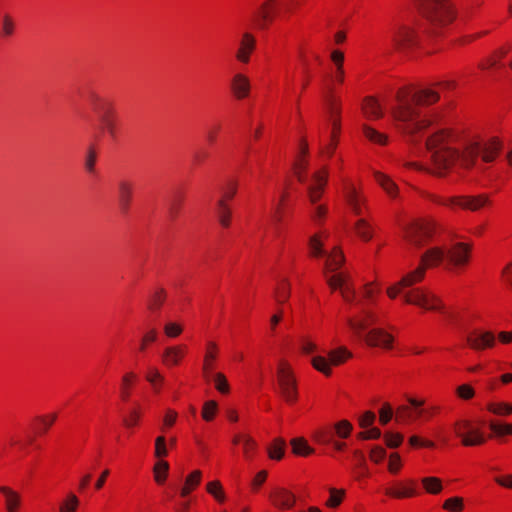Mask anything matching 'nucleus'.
<instances>
[{"mask_svg": "<svg viewBox=\"0 0 512 512\" xmlns=\"http://www.w3.org/2000/svg\"><path fill=\"white\" fill-rule=\"evenodd\" d=\"M14 32V22L10 15L5 14L3 16V23H2V34L4 36H10Z\"/></svg>", "mask_w": 512, "mask_h": 512, "instance_id": "774afa93", "label": "nucleus"}, {"mask_svg": "<svg viewBox=\"0 0 512 512\" xmlns=\"http://www.w3.org/2000/svg\"><path fill=\"white\" fill-rule=\"evenodd\" d=\"M146 380L152 384L155 391L158 392L160 384L164 381V377L156 368H150L146 374Z\"/></svg>", "mask_w": 512, "mask_h": 512, "instance_id": "37998d69", "label": "nucleus"}, {"mask_svg": "<svg viewBox=\"0 0 512 512\" xmlns=\"http://www.w3.org/2000/svg\"><path fill=\"white\" fill-rule=\"evenodd\" d=\"M79 505L76 495L70 493L67 499L60 505V512H75Z\"/></svg>", "mask_w": 512, "mask_h": 512, "instance_id": "a18cd8bd", "label": "nucleus"}, {"mask_svg": "<svg viewBox=\"0 0 512 512\" xmlns=\"http://www.w3.org/2000/svg\"><path fill=\"white\" fill-rule=\"evenodd\" d=\"M201 471L195 470L187 476L185 484L181 489V495L187 496L201 481Z\"/></svg>", "mask_w": 512, "mask_h": 512, "instance_id": "72a5a7b5", "label": "nucleus"}, {"mask_svg": "<svg viewBox=\"0 0 512 512\" xmlns=\"http://www.w3.org/2000/svg\"><path fill=\"white\" fill-rule=\"evenodd\" d=\"M446 257V251L440 247H433L428 249L421 256V263L419 266H424V273L428 267H433L441 263Z\"/></svg>", "mask_w": 512, "mask_h": 512, "instance_id": "aec40b11", "label": "nucleus"}, {"mask_svg": "<svg viewBox=\"0 0 512 512\" xmlns=\"http://www.w3.org/2000/svg\"><path fill=\"white\" fill-rule=\"evenodd\" d=\"M274 0H267L264 2L259 11L260 23L259 26L264 28L266 26V22L272 19L270 8L274 5Z\"/></svg>", "mask_w": 512, "mask_h": 512, "instance_id": "ea45409f", "label": "nucleus"}, {"mask_svg": "<svg viewBox=\"0 0 512 512\" xmlns=\"http://www.w3.org/2000/svg\"><path fill=\"white\" fill-rule=\"evenodd\" d=\"M470 248L463 243L454 244L448 251L446 257L449 263L456 267L465 265L469 260Z\"/></svg>", "mask_w": 512, "mask_h": 512, "instance_id": "f3484780", "label": "nucleus"}, {"mask_svg": "<svg viewBox=\"0 0 512 512\" xmlns=\"http://www.w3.org/2000/svg\"><path fill=\"white\" fill-rule=\"evenodd\" d=\"M456 393L463 400H469L475 395L474 389L468 384H463L457 387Z\"/></svg>", "mask_w": 512, "mask_h": 512, "instance_id": "69168bd1", "label": "nucleus"}, {"mask_svg": "<svg viewBox=\"0 0 512 512\" xmlns=\"http://www.w3.org/2000/svg\"><path fill=\"white\" fill-rule=\"evenodd\" d=\"M374 177L377 183L389 196L396 197L398 187L387 175L381 172H375Z\"/></svg>", "mask_w": 512, "mask_h": 512, "instance_id": "c85d7f7f", "label": "nucleus"}, {"mask_svg": "<svg viewBox=\"0 0 512 512\" xmlns=\"http://www.w3.org/2000/svg\"><path fill=\"white\" fill-rule=\"evenodd\" d=\"M289 295V283L286 279H284L276 290V299L279 303H283L289 298Z\"/></svg>", "mask_w": 512, "mask_h": 512, "instance_id": "3c124183", "label": "nucleus"}, {"mask_svg": "<svg viewBox=\"0 0 512 512\" xmlns=\"http://www.w3.org/2000/svg\"><path fill=\"white\" fill-rule=\"evenodd\" d=\"M350 357L351 353L346 348L340 347L338 349L331 350L328 353V358L324 356H314L311 359V364L317 371L329 376L331 374L330 365H340Z\"/></svg>", "mask_w": 512, "mask_h": 512, "instance_id": "9b49d317", "label": "nucleus"}, {"mask_svg": "<svg viewBox=\"0 0 512 512\" xmlns=\"http://www.w3.org/2000/svg\"><path fill=\"white\" fill-rule=\"evenodd\" d=\"M183 331V328L180 324L175 322H168L164 326V333L166 336L170 338H175L179 336Z\"/></svg>", "mask_w": 512, "mask_h": 512, "instance_id": "bf43d9fd", "label": "nucleus"}, {"mask_svg": "<svg viewBox=\"0 0 512 512\" xmlns=\"http://www.w3.org/2000/svg\"><path fill=\"white\" fill-rule=\"evenodd\" d=\"M185 354L184 346H171L165 348L162 355L163 363L168 366L177 365Z\"/></svg>", "mask_w": 512, "mask_h": 512, "instance_id": "b1692460", "label": "nucleus"}, {"mask_svg": "<svg viewBox=\"0 0 512 512\" xmlns=\"http://www.w3.org/2000/svg\"><path fill=\"white\" fill-rule=\"evenodd\" d=\"M0 492L5 497V504L7 512H17L18 507L20 506L21 498L20 495L7 486H1Z\"/></svg>", "mask_w": 512, "mask_h": 512, "instance_id": "a878e982", "label": "nucleus"}, {"mask_svg": "<svg viewBox=\"0 0 512 512\" xmlns=\"http://www.w3.org/2000/svg\"><path fill=\"white\" fill-rule=\"evenodd\" d=\"M96 151L93 147H89L85 157V169L88 173L95 172V163H96Z\"/></svg>", "mask_w": 512, "mask_h": 512, "instance_id": "4d7b16f0", "label": "nucleus"}, {"mask_svg": "<svg viewBox=\"0 0 512 512\" xmlns=\"http://www.w3.org/2000/svg\"><path fill=\"white\" fill-rule=\"evenodd\" d=\"M329 491H330V498L328 499L326 504L330 507H337L342 501V497L344 495V490L338 491L335 488H330Z\"/></svg>", "mask_w": 512, "mask_h": 512, "instance_id": "680f3d73", "label": "nucleus"}, {"mask_svg": "<svg viewBox=\"0 0 512 512\" xmlns=\"http://www.w3.org/2000/svg\"><path fill=\"white\" fill-rule=\"evenodd\" d=\"M133 184L126 180L118 182V196L120 207L123 211H127L132 199Z\"/></svg>", "mask_w": 512, "mask_h": 512, "instance_id": "393cba45", "label": "nucleus"}, {"mask_svg": "<svg viewBox=\"0 0 512 512\" xmlns=\"http://www.w3.org/2000/svg\"><path fill=\"white\" fill-rule=\"evenodd\" d=\"M392 407L385 403L379 411V420L381 424L386 425L392 419Z\"/></svg>", "mask_w": 512, "mask_h": 512, "instance_id": "338daca9", "label": "nucleus"}, {"mask_svg": "<svg viewBox=\"0 0 512 512\" xmlns=\"http://www.w3.org/2000/svg\"><path fill=\"white\" fill-rule=\"evenodd\" d=\"M155 456L157 458H163L168 455V450L166 447V439L163 436H158L155 440Z\"/></svg>", "mask_w": 512, "mask_h": 512, "instance_id": "6e6d98bb", "label": "nucleus"}, {"mask_svg": "<svg viewBox=\"0 0 512 512\" xmlns=\"http://www.w3.org/2000/svg\"><path fill=\"white\" fill-rule=\"evenodd\" d=\"M435 224L431 220H419L405 228L404 238L408 244L419 249L432 237Z\"/></svg>", "mask_w": 512, "mask_h": 512, "instance_id": "0eeeda50", "label": "nucleus"}, {"mask_svg": "<svg viewBox=\"0 0 512 512\" xmlns=\"http://www.w3.org/2000/svg\"><path fill=\"white\" fill-rule=\"evenodd\" d=\"M308 168V162L304 158H299L294 164V172L299 182L306 183V171Z\"/></svg>", "mask_w": 512, "mask_h": 512, "instance_id": "79ce46f5", "label": "nucleus"}, {"mask_svg": "<svg viewBox=\"0 0 512 512\" xmlns=\"http://www.w3.org/2000/svg\"><path fill=\"white\" fill-rule=\"evenodd\" d=\"M325 101H326L327 109L331 116V119L339 120L340 102L332 95L331 92L325 96Z\"/></svg>", "mask_w": 512, "mask_h": 512, "instance_id": "e433bc0d", "label": "nucleus"}, {"mask_svg": "<svg viewBox=\"0 0 512 512\" xmlns=\"http://www.w3.org/2000/svg\"><path fill=\"white\" fill-rule=\"evenodd\" d=\"M488 409L496 415H507L512 413V405L507 403L490 404Z\"/></svg>", "mask_w": 512, "mask_h": 512, "instance_id": "5fc2aeb1", "label": "nucleus"}, {"mask_svg": "<svg viewBox=\"0 0 512 512\" xmlns=\"http://www.w3.org/2000/svg\"><path fill=\"white\" fill-rule=\"evenodd\" d=\"M423 15L434 25L450 23L455 13L449 0H416Z\"/></svg>", "mask_w": 512, "mask_h": 512, "instance_id": "39448f33", "label": "nucleus"}, {"mask_svg": "<svg viewBox=\"0 0 512 512\" xmlns=\"http://www.w3.org/2000/svg\"><path fill=\"white\" fill-rule=\"evenodd\" d=\"M325 101H326L327 109L331 116V119L339 120L340 102L332 95L331 92L325 96Z\"/></svg>", "mask_w": 512, "mask_h": 512, "instance_id": "c9c22d12", "label": "nucleus"}, {"mask_svg": "<svg viewBox=\"0 0 512 512\" xmlns=\"http://www.w3.org/2000/svg\"><path fill=\"white\" fill-rule=\"evenodd\" d=\"M334 428L336 435L341 438H347L353 429L352 424L347 420L336 423Z\"/></svg>", "mask_w": 512, "mask_h": 512, "instance_id": "49530a36", "label": "nucleus"}, {"mask_svg": "<svg viewBox=\"0 0 512 512\" xmlns=\"http://www.w3.org/2000/svg\"><path fill=\"white\" fill-rule=\"evenodd\" d=\"M365 116L369 119H378L382 117V109L373 97H367L362 105Z\"/></svg>", "mask_w": 512, "mask_h": 512, "instance_id": "bb28decb", "label": "nucleus"}, {"mask_svg": "<svg viewBox=\"0 0 512 512\" xmlns=\"http://www.w3.org/2000/svg\"><path fill=\"white\" fill-rule=\"evenodd\" d=\"M355 230L358 236L365 241H369L372 238L370 227L364 219H360L356 222Z\"/></svg>", "mask_w": 512, "mask_h": 512, "instance_id": "c03bdc74", "label": "nucleus"}, {"mask_svg": "<svg viewBox=\"0 0 512 512\" xmlns=\"http://www.w3.org/2000/svg\"><path fill=\"white\" fill-rule=\"evenodd\" d=\"M386 494L395 498L410 497L415 494L413 488H388Z\"/></svg>", "mask_w": 512, "mask_h": 512, "instance_id": "8fccbe9b", "label": "nucleus"}, {"mask_svg": "<svg viewBox=\"0 0 512 512\" xmlns=\"http://www.w3.org/2000/svg\"><path fill=\"white\" fill-rule=\"evenodd\" d=\"M489 427L498 436L512 434V424H500L497 422H490Z\"/></svg>", "mask_w": 512, "mask_h": 512, "instance_id": "864d4df0", "label": "nucleus"}, {"mask_svg": "<svg viewBox=\"0 0 512 512\" xmlns=\"http://www.w3.org/2000/svg\"><path fill=\"white\" fill-rule=\"evenodd\" d=\"M292 446L293 453L300 456H307L314 452V449L311 448L307 441L304 438H294L290 442Z\"/></svg>", "mask_w": 512, "mask_h": 512, "instance_id": "7c9ffc66", "label": "nucleus"}, {"mask_svg": "<svg viewBox=\"0 0 512 512\" xmlns=\"http://www.w3.org/2000/svg\"><path fill=\"white\" fill-rule=\"evenodd\" d=\"M278 383L282 396L288 403H293L297 399L296 381L292 375L290 366L286 362H281L277 370Z\"/></svg>", "mask_w": 512, "mask_h": 512, "instance_id": "f8f14e48", "label": "nucleus"}, {"mask_svg": "<svg viewBox=\"0 0 512 512\" xmlns=\"http://www.w3.org/2000/svg\"><path fill=\"white\" fill-rule=\"evenodd\" d=\"M431 167L426 170L437 176H444L454 164L465 169H485L493 162L502 148L496 138L481 139L448 129H439L426 141Z\"/></svg>", "mask_w": 512, "mask_h": 512, "instance_id": "f257e3e1", "label": "nucleus"}, {"mask_svg": "<svg viewBox=\"0 0 512 512\" xmlns=\"http://www.w3.org/2000/svg\"><path fill=\"white\" fill-rule=\"evenodd\" d=\"M468 345L475 350H482L487 347H492L495 344V337L492 332H478L473 331L467 336Z\"/></svg>", "mask_w": 512, "mask_h": 512, "instance_id": "dca6fc26", "label": "nucleus"}, {"mask_svg": "<svg viewBox=\"0 0 512 512\" xmlns=\"http://www.w3.org/2000/svg\"><path fill=\"white\" fill-rule=\"evenodd\" d=\"M424 279V266H417L404 275L395 285L387 289V294L394 299L402 294L405 303L420 306L426 310L441 311L443 305L439 298L424 288H412Z\"/></svg>", "mask_w": 512, "mask_h": 512, "instance_id": "7ed1b4c3", "label": "nucleus"}, {"mask_svg": "<svg viewBox=\"0 0 512 512\" xmlns=\"http://www.w3.org/2000/svg\"><path fill=\"white\" fill-rule=\"evenodd\" d=\"M314 439L321 444H329L333 440V433L329 430H317L314 433Z\"/></svg>", "mask_w": 512, "mask_h": 512, "instance_id": "052dcab7", "label": "nucleus"}, {"mask_svg": "<svg viewBox=\"0 0 512 512\" xmlns=\"http://www.w3.org/2000/svg\"><path fill=\"white\" fill-rule=\"evenodd\" d=\"M270 498L275 506L283 509H289L295 503L294 495L284 488H277Z\"/></svg>", "mask_w": 512, "mask_h": 512, "instance_id": "4be33fe9", "label": "nucleus"}, {"mask_svg": "<svg viewBox=\"0 0 512 512\" xmlns=\"http://www.w3.org/2000/svg\"><path fill=\"white\" fill-rule=\"evenodd\" d=\"M374 177L377 183L389 196L396 197L398 187L387 175L381 172H375Z\"/></svg>", "mask_w": 512, "mask_h": 512, "instance_id": "cd10ccee", "label": "nucleus"}, {"mask_svg": "<svg viewBox=\"0 0 512 512\" xmlns=\"http://www.w3.org/2000/svg\"><path fill=\"white\" fill-rule=\"evenodd\" d=\"M135 378H136V375L132 372L127 373L123 376L121 396L124 400H127L129 398V395H130L129 387Z\"/></svg>", "mask_w": 512, "mask_h": 512, "instance_id": "13d9d810", "label": "nucleus"}, {"mask_svg": "<svg viewBox=\"0 0 512 512\" xmlns=\"http://www.w3.org/2000/svg\"><path fill=\"white\" fill-rule=\"evenodd\" d=\"M308 244L311 256L326 257L325 268L327 270L334 271L342 265L344 261V256L342 252L339 250V248L335 247L331 253H328L323 248V242L321 241L319 235H313L309 239Z\"/></svg>", "mask_w": 512, "mask_h": 512, "instance_id": "9d476101", "label": "nucleus"}, {"mask_svg": "<svg viewBox=\"0 0 512 512\" xmlns=\"http://www.w3.org/2000/svg\"><path fill=\"white\" fill-rule=\"evenodd\" d=\"M455 433L462 439V444L465 446L480 445L485 442L483 434L474 428L470 421L461 420L455 423Z\"/></svg>", "mask_w": 512, "mask_h": 512, "instance_id": "2eb2a0df", "label": "nucleus"}, {"mask_svg": "<svg viewBox=\"0 0 512 512\" xmlns=\"http://www.w3.org/2000/svg\"><path fill=\"white\" fill-rule=\"evenodd\" d=\"M231 89L237 99L247 97L250 92L249 79L241 73L235 74L231 81Z\"/></svg>", "mask_w": 512, "mask_h": 512, "instance_id": "412c9836", "label": "nucleus"}, {"mask_svg": "<svg viewBox=\"0 0 512 512\" xmlns=\"http://www.w3.org/2000/svg\"><path fill=\"white\" fill-rule=\"evenodd\" d=\"M214 382H215V387L219 392L227 393L229 391L228 381L222 373H216L214 375Z\"/></svg>", "mask_w": 512, "mask_h": 512, "instance_id": "e2e57ef3", "label": "nucleus"}, {"mask_svg": "<svg viewBox=\"0 0 512 512\" xmlns=\"http://www.w3.org/2000/svg\"><path fill=\"white\" fill-rule=\"evenodd\" d=\"M237 192V182L234 180L227 181L221 187L222 197L216 203V213L220 224L228 227L230 223L231 210L226 201L232 199Z\"/></svg>", "mask_w": 512, "mask_h": 512, "instance_id": "ddd939ff", "label": "nucleus"}, {"mask_svg": "<svg viewBox=\"0 0 512 512\" xmlns=\"http://www.w3.org/2000/svg\"><path fill=\"white\" fill-rule=\"evenodd\" d=\"M385 443L389 448H397L401 445L403 441V435L400 433H385L384 435Z\"/></svg>", "mask_w": 512, "mask_h": 512, "instance_id": "603ef678", "label": "nucleus"}, {"mask_svg": "<svg viewBox=\"0 0 512 512\" xmlns=\"http://www.w3.org/2000/svg\"><path fill=\"white\" fill-rule=\"evenodd\" d=\"M397 106L392 114L403 133L414 137L415 134L430 125L428 120H420V106L430 105L438 101L439 95L431 89L419 91L401 90L397 93Z\"/></svg>", "mask_w": 512, "mask_h": 512, "instance_id": "f03ea898", "label": "nucleus"}, {"mask_svg": "<svg viewBox=\"0 0 512 512\" xmlns=\"http://www.w3.org/2000/svg\"><path fill=\"white\" fill-rule=\"evenodd\" d=\"M345 198L352 209V211L356 215L362 214V205L364 204V199H362L358 192L356 191L355 187L352 184H347L345 187Z\"/></svg>", "mask_w": 512, "mask_h": 512, "instance_id": "5701e85b", "label": "nucleus"}, {"mask_svg": "<svg viewBox=\"0 0 512 512\" xmlns=\"http://www.w3.org/2000/svg\"><path fill=\"white\" fill-rule=\"evenodd\" d=\"M182 201L183 199L181 196H176L170 201L168 207V214L171 220H175L178 217L181 211Z\"/></svg>", "mask_w": 512, "mask_h": 512, "instance_id": "de8ad7c7", "label": "nucleus"}, {"mask_svg": "<svg viewBox=\"0 0 512 512\" xmlns=\"http://www.w3.org/2000/svg\"><path fill=\"white\" fill-rule=\"evenodd\" d=\"M357 313L347 320L349 327L368 346L390 349L393 337L380 328L368 329L378 322V316L363 301L356 303Z\"/></svg>", "mask_w": 512, "mask_h": 512, "instance_id": "20e7f679", "label": "nucleus"}, {"mask_svg": "<svg viewBox=\"0 0 512 512\" xmlns=\"http://www.w3.org/2000/svg\"><path fill=\"white\" fill-rule=\"evenodd\" d=\"M328 170L323 167L321 170L316 171L312 175V183L308 186V197L314 209L312 216L315 220L321 219L326 215V207L324 205H316L317 201L321 198L327 183Z\"/></svg>", "mask_w": 512, "mask_h": 512, "instance_id": "423d86ee", "label": "nucleus"}, {"mask_svg": "<svg viewBox=\"0 0 512 512\" xmlns=\"http://www.w3.org/2000/svg\"><path fill=\"white\" fill-rule=\"evenodd\" d=\"M429 199L437 204L444 206H459L470 211H477L485 205L489 204L488 196L485 194L477 196H455L444 199L437 195H429Z\"/></svg>", "mask_w": 512, "mask_h": 512, "instance_id": "6e6552de", "label": "nucleus"}, {"mask_svg": "<svg viewBox=\"0 0 512 512\" xmlns=\"http://www.w3.org/2000/svg\"><path fill=\"white\" fill-rule=\"evenodd\" d=\"M216 410H217V403L215 401H207L203 407L202 417L206 421H210L213 419Z\"/></svg>", "mask_w": 512, "mask_h": 512, "instance_id": "0e129e2a", "label": "nucleus"}, {"mask_svg": "<svg viewBox=\"0 0 512 512\" xmlns=\"http://www.w3.org/2000/svg\"><path fill=\"white\" fill-rule=\"evenodd\" d=\"M388 39L393 49L406 51L416 44L417 35L411 26L404 23H396L389 31Z\"/></svg>", "mask_w": 512, "mask_h": 512, "instance_id": "1a4fd4ad", "label": "nucleus"}, {"mask_svg": "<svg viewBox=\"0 0 512 512\" xmlns=\"http://www.w3.org/2000/svg\"><path fill=\"white\" fill-rule=\"evenodd\" d=\"M286 442L282 438L274 440L273 444L268 447V455L271 459L280 460L284 456Z\"/></svg>", "mask_w": 512, "mask_h": 512, "instance_id": "f704fd0d", "label": "nucleus"}, {"mask_svg": "<svg viewBox=\"0 0 512 512\" xmlns=\"http://www.w3.org/2000/svg\"><path fill=\"white\" fill-rule=\"evenodd\" d=\"M255 47V37L251 33L245 32L240 40L239 48L236 52V59L241 63L247 64L250 60V55L254 51Z\"/></svg>", "mask_w": 512, "mask_h": 512, "instance_id": "a211bd4d", "label": "nucleus"}, {"mask_svg": "<svg viewBox=\"0 0 512 512\" xmlns=\"http://www.w3.org/2000/svg\"><path fill=\"white\" fill-rule=\"evenodd\" d=\"M443 509L449 512H461L464 509V500L458 496L448 498L443 503Z\"/></svg>", "mask_w": 512, "mask_h": 512, "instance_id": "58836bf2", "label": "nucleus"}, {"mask_svg": "<svg viewBox=\"0 0 512 512\" xmlns=\"http://www.w3.org/2000/svg\"><path fill=\"white\" fill-rule=\"evenodd\" d=\"M421 482L425 491L433 495L439 494L443 489L442 482L437 477H424Z\"/></svg>", "mask_w": 512, "mask_h": 512, "instance_id": "473e14b6", "label": "nucleus"}, {"mask_svg": "<svg viewBox=\"0 0 512 512\" xmlns=\"http://www.w3.org/2000/svg\"><path fill=\"white\" fill-rule=\"evenodd\" d=\"M168 470H169V464H168V462H166L164 460H159L155 464L153 471H154L155 481L158 484H162L165 481V479L167 477Z\"/></svg>", "mask_w": 512, "mask_h": 512, "instance_id": "4c0bfd02", "label": "nucleus"}, {"mask_svg": "<svg viewBox=\"0 0 512 512\" xmlns=\"http://www.w3.org/2000/svg\"><path fill=\"white\" fill-rule=\"evenodd\" d=\"M93 109L99 114L100 121L103 123L107 133L114 138L116 135V126L113 120V106L110 102L97 95L92 96Z\"/></svg>", "mask_w": 512, "mask_h": 512, "instance_id": "4468645a", "label": "nucleus"}, {"mask_svg": "<svg viewBox=\"0 0 512 512\" xmlns=\"http://www.w3.org/2000/svg\"><path fill=\"white\" fill-rule=\"evenodd\" d=\"M165 297H166V295H165V291L163 289L156 291L149 301V305H148L149 309L154 310V311L160 309V307L162 306V304L165 301Z\"/></svg>", "mask_w": 512, "mask_h": 512, "instance_id": "09e8293b", "label": "nucleus"}, {"mask_svg": "<svg viewBox=\"0 0 512 512\" xmlns=\"http://www.w3.org/2000/svg\"><path fill=\"white\" fill-rule=\"evenodd\" d=\"M329 286L332 289H339L342 297L347 301L351 302L355 297L353 288L348 284L347 277L343 274H337L331 276L327 280Z\"/></svg>", "mask_w": 512, "mask_h": 512, "instance_id": "6ab92c4d", "label": "nucleus"}, {"mask_svg": "<svg viewBox=\"0 0 512 512\" xmlns=\"http://www.w3.org/2000/svg\"><path fill=\"white\" fill-rule=\"evenodd\" d=\"M331 60L334 62L335 66H336L335 80L338 83H342L344 80V70H343L344 54L339 50H334L331 53Z\"/></svg>", "mask_w": 512, "mask_h": 512, "instance_id": "2f4dec72", "label": "nucleus"}, {"mask_svg": "<svg viewBox=\"0 0 512 512\" xmlns=\"http://www.w3.org/2000/svg\"><path fill=\"white\" fill-rule=\"evenodd\" d=\"M363 133L367 139L374 143L385 144L387 141V137L384 134L376 131L375 129L367 125L363 126Z\"/></svg>", "mask_w": 512, "mask_h": 512, "instance_id": "a19ab883", "label": "nucleus"}, {"mask_svg": "<svg viewBox=\"0 0 512 512\" xmlns=\"http://www.w3.org/2000/svg\"><path fill=\"white\" fill-rule=\"evenodd\" d=\"M216 351L217 345L213 342H209L203 364V372L206 378L210 377L213 370V362L216 359Z\"/></svg>", "mask_w": 512, "mask_h": 512, "instance_id": "c756f323", "label": "nucleus"}]
</instances>
